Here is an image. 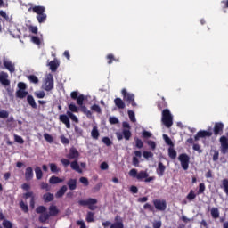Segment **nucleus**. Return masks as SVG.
<instances>
[{"label": "nucleus", "instance_id": "nucleus-26", "mask_svg": "<svg viewBox=\"0 0 228 228\" xmlns=\"http://www.w3.org/2000/svg\"><path fill=\"white\" fill-rule=\"evenodd\" d=\"M94 216H95V212L88 211L86 216V222H88V224H92V222H95Z\"/></svg>", "mask_w": 228, "mask_h": 228}, {"label": "nucleus", "instance_id": "nucleus-15", "mask_svg": "<svg viewBox=\"0 0 228 228\" xmlns=\"http://www.w3.org/2000/svg\"><path fill=\"white\" fill-rule=\"evenodd\" d=\"M23 199H25V200H28V199H30V208L31 209H35V194L33 193V191H28L23 194Z\"/></svg>", "mask_w": 228, "mask_h": 228}, {"label": "nucleus", "instance_id": "nucleus-36", "mask_svg": "<svg viewBox=\"0 0 228 228\" xmlns=\"http://www.w3.org/2000/svg\"><path fill=\"white\" fill-rule=\"evenodd\" d=\"M49 65L50 70H52V72H56V70H58V67L60 64H58V62H56L55 61H51Z\"/></svg>", "mask_w": 228, "mask_h": 228}, {"label": "nucleus", "instance_id": "nucleus-21", "mask_svg": "<svg viewBox=\"0 0 228 228\" xmlns=\"http://www.w3.org/2000/svg\"><path fill=\"white\" fill-rule=\"evenodd\" d=\"M34 173H33V167H28L25 170V179L26 181H31L34 177Z\"/></svg>", "mask_w": 228, "mask_h": 228}, {"label": "nucleus", "instance_id": "nucleus-44", "mask_svg": "<svg viewBox=\"0 0 228 228\" xmlns=\"http://www.w3.org/2000/svg\"><path fill=\"white\" fill-rule=\"evenodd\" d=\"M46 211L47 208L44 206H39L36 208V213H37V215H43L44 213H46Z\"/></svg>", "mask_w": 228, "mask_h": 228}, {"label": "nucleus", "instance_id": "nucleus-37", "mask_svg": "<svg viewBox=\"0 0 228 228\" xmlns=\"http://www.w3.org/2000/svg\"><path fill=\"white\" fill-rule=\"evenodd\" d=\"M68 108H69L70 113H79V108H77V106H76V104H74V103L69 104Z\"/></svg>", "mask_w": 228, "mask_h": 228}, {"label": "nucleus", "instance_id": "nucleus-10", "mask_svg": "<svg viewBox=\"0 0 228 228\" xmlns=\"http://www.w3.org/2000/svg\"><path fill=\"white\" fill-rule=\"evenodd\" d=\"M152 204L157 211H167V200H153Z\"/></svg>", "mask_w": 228, "mask_h": 228}, {"label": "nucleus", "instance_id": "nucleus-6", "mask_svg": "<svg viewBox=\"0 0 228 228\" xmlns=\"http://www.w3.org/2000/svg\"><path fill=\"white\" fill-rule=\"evenodd\" d=\"M121 94L123 96V100L127 102V104H131L133 108H136V106H138V104H136V102L134 101V94L128 93L127 90H126L125 88L122 89Z\"/></svg>", "mask_w": 228, "mask_h": 228}, {"label": "nucleus", "instance_id": "nucleus-57", "mask_svg": "<svg viewBox=\"0 0 228 228\" xmlns=\"http://www.w3.org/2000/svg\"><path fill=\"white\" fill-rule=\"evenodd\" d=\"M10 117V113L4 110H0V118H8Z\"/></svg>", "mask_w": 228, "mask_h": 228}, {"label": "nucleus", "instance_id": "nucleus-12", "mask_svg": "<svg viewBox=\"0 0 228 228\" xmlns=\"http://www.w3.org/2000/svg\"><path fill=\"white\" fill-rule=\"evenodd\" d=\"M224 123L216 122L213 128L214 136H222V134H224Z\"/></svg>", "mask_w": 228, "mask_h": 228}, {"label": "nucleus", "instance_id": "nucleus-30", "mask_svg": "<svg viewBox=\"0 0 228 228\" xmlns=\"http://www.w3.org/2000/svg\"><path fill=\"white\" fill-rule=\"evenodd\" d=\"M91 136L94 138V140H99V136H101V134L99 133V129H97V126H94L91 131Z\"/></svg>", "mask_w": 228, "mask_h": 228}, {"label": "nucleus", "instance_id": "nucleus-32", "mask_svg": "<svg viewBox=\"0 0 228 228\" xmlns=\"http://www.w3.org/2000/svg\"><path fill=\"white\" fill-rule=\"evenodd\" d=\"M51 217V215L49 213L45 212L44 214H40L39 216V222L41 224H45L46 220H48Z\"/></svg>", "mask_w": 228, "mask_h": 228}, {"label": "nucleus", "instance_id": "nucleus-19", "mask_svg": "<svg viewBox=\"0 0 228 228\" xmlns=\"http://www.w3.org/2000/svg\"><path fill=\"white\" fill-rule=\"evenodd\" d=\"M3 63L5 69L11 72V74L15 72V64H13L12 61L4 60Z\"/></svg>", "mask_w": 228, "mask_h": 228}, {"label": "nucleus", "instance_id": "nucleus-60", "mask_svg": "<svg viewBox=\"0 0 228 228\" xmlns=\"http://www.w3.org/2000/svg\"><path fill=\"white\" fill-rule=\"evenodd\" d=\"M79 182L84 184V186H88V184H90V182H88V178L82 176L79 179Z\"/></svg>", "mask_w": 228, "mask_h": 228}, {"label": "nucleus", "instance_id": "nucleus-31", "mask_svg": "<svg viewBox=\"0 0 228 228\" xmlns=\"http://www.w3.org/2000/svg\"><path fill=\"white\" fill-rule=\"evenodd\" d=\"M35 174H36V179H37V181H40V179L44 177V173L42 172V168H40V167H36Z\"/></svg>", "mask_w": 228, "mask_h": 228}, {"label": "nucleus", "instance_id": "nucleus-45", "mask_svg": "<svg viewBox=\"0 0 228 228\" xmlns=\"http://www.w3.org/2000/svg\"><path fill=\"white\" fill-rule=\"evenodd\" d=\"M163 138H164L165 143H167V145H169V147H174V142H172V139H170V137H168V135L163 134Z\"/></svg>", "mask_w": 228, "mask_h": 228}, {"label": "nucleus", "instance_id": "nucleus-25", "mask_svg": "<svg viewBox=\"0 0 228 228\" xmlns=\"http://www.w3.org/2000/svg\"><path fill=\"white\" fill-rule=\"evenodd\" d=\"M43 200L44 202H53L54 200V194L51 192L45 193L43 195Z\"/></svg>", "mask_w": 228, "mask_h": 228}, {"label": "nucleus", "instance_id": "nucleus-28", "mask_svg": "<svg viewBox=\"0 0 228 228\" xmlns=\"http://www.w3.org/2000/svg\"><path fill=\"white\" fill-rule=\"evenodd\" d=\"M210 215H211L212 218L216 220L217 218H220V210H218V208H213L210 210Z\"/></svg>", "mask_w": 228, "mask_h": 228}, {"label": "nucleus", "instance_id": "nucleus-18", "mask_svg": "<svg viewBox=\"0 0 228 228\" xmlns=\"http://www.w3.org/2000/svg\"><path fill=\"white\" fill-rule=\"evenodd\" d=\"M66 158H68V159H77V158H79V151L76 148H70L69 153Z\"/></svg>", "mask_w": 228, "mask_h": 228}, {"label": "nucleus", "instance_id": "nucleus-41", "mask_svg": "<svg viewBox=\"0 0 228 228\" xmlns=\"http://www.w3.org/2000/svg\"><path fill=\"white\" fill-rule=\"evenodd\" d=\"M132 135L133 134H131V130H127V129L123 130V136H124L125 140H126V141L131 140Z\"/></svg>", "mask_w": 228, "mask_h": 228}, {"label": "nucleus", "instance_id": "nucleus-53", "mask_svg": "<svg viewBox=\"0 0 228 228\" xmlns=\"http://www.w3.org/2000/svg\"><path fill=\"white\" fill-rule=\"evenodd\" d=\"M128 117L131 122H136V116L134 115V111L128 110Z\"/></svg>", "mask_w": 228, "mask_h": 228}, {"label": "nucleus", "instance_id": "nucleus-51", "mask_svg": "<svg viewBox=\"0 0 228 228\" xmlns=\"http://www.w3.org/2000/svg\"><path fill=\"white\" fill-rule=\"evenodd\" d=\"M102 142L107 146V147H111L112 145V142L111 140L110 139V137H103L102 139Z\"/></svg>", "mask_w": 228, "mask_h": 228}, {"label": "nucleus", "instance_id": "nucleus-1", "mask_svg": "<svg viewBox=\"0 0 228 228\" xmlns=\"http://www.w3.org/2000/svg\"><path fill=\"white\" fill-rule=\"evenodd\" d=\"M71 99L73 101H77V104L80 107V111L84 113L87 117V118H92V111L88 110V108L85 105H83V102H85V95L80 94L77 91H73L70 94Z\"/></svg>", "mask_w": 228, "mask_h": 228}, {"label": "nucleus", "instance_id": "nucleus-59", "mask_svg": "<svg viewBox=\"0 0 228 228\" xmlns=\"http://www.w3.org/2000/svg\"><path fill=\"white\" fill-rule=\"evenodd\" d=\"M0 16L3 17V19H4V20H6V22H10V16H8V14H6V12L0 11Z\"/></svg>", "mask_w": 228, "mask_h": 228}, {"label": "nucleus", "instance_id": "nucleus-11", "mask_svg": "<svg viewBox=\"0 0 228 228\" xmlns=\"http://www.w3.org/2000/svg\"><path fill=\"white\" fill-rule=\"evenodd\" d=\"M220 151L222 154H227L228 152V139L225 135H222L219 138Z\"/></svg>", "mask_w": 228, "mask_h": 228}, {"label": "nucleus", "instance_id": "nucleus-50", "mask_svg": "<svg viewBox=\"0 0 228 228\" xmlns=\"http://www.w3.org/2000/svg\"><path fill=\"white\" fill-rule=\"evenodd\" d=\"M28 79L30 81V83H34V85H37L38 83V77L35 75L28 76Z\"/></svg>", "mask_w": 228, "mask_h": 228}, {"label": "nucleus", "instance_id": "nucleus-4", "mask_svg": "<svg viewBox=\"0 0 228 228\" xmlns=\"http://www.w3.org/2000/svg\"><path fill=\"white\" fill-rule=\"evenodd\" d=\"M174 118H172V114L170 113V110L168 109H165L162 111V124L166 127H172L174 124Z\"/></svg>", "mask_w": 228, "mask_h": 228}, {"label": "nucleus", "instance_id": "nucleus-24", "mask_svg": "<svg viewBox=\"0 0 228 228\" xmlns=\"http://www.w3.org/2000/svg\"><path fill=\"white\" fill-rule=\"evenodd\" d=\"M27 102L28 104H29V106H31V108L37 110V102H35V98L33 97V95L28 94L27 96Z\"/></svg>", "mask_w": 228, "mask_h": 228}, {"label": "nucleus", "instance_id": "nucleus-7", "mask_svg": "<svg viewBox=\"0 0 228 228\" xmlns=\"http://www.w3.org/2000/svg\"><path fill=\"white\" fill-rule=\"evenodd\" d=\"M18 88L19 89L16 91L17 99H25V97H28L29 92L26 91L28 90V86H26V83L19 82Z\"/></svg>", "mask_w": 228, "mask_h": 228}, {"label": "nucleus", "instance_id": "nucleus-62", "mask_svg": "<svg viewBox=\"0 0 228 228\" xmlns=\"http://www.w3.org/2000/svg\"><path fill=\"white\" fill-rule=\"evenodd\" d=\"M142 138H152V134L149 131L144 130L142 133Z\"/></svg>", "mask_w": 228, "mask_h": 228}, {"label": "nucleus", "instance_id": "nucleus-48", "mask_svg": "<svg viewBox=\"0 0 228 228\" xmlns=\"http://www.w3.org/2000/svg\"><path fill=\"white\" fill-rule=\"evenodd\" d=\"M75 134H77V138H81V136H83V129L75 126Z\"/></svg>", "mask_w": 228, "mask_h": 228}, {"label": "nucleus", "instance_id": "nucleus-64", "mask_svg": "<svg viewBox=\"0 0 228 228\" xmlns=\"http://www.w3.org/2000/svg\"><path fill=\"white\" fill-rule=\"evenodd\" d=\"M147 144L151 147V151L156 150V142L154 141H148Z\"/></svg>", "mask_w": 228, "mask_h": 228}, {"label": "nucleus", "instance_id": "nucleus-5", "mask_svg": "<svg viewBox=\"0 0 228 228\" xmlns=\"http://www.w3.org/2000/svg\"><path fill=\"white\" fill-rule=\"evenodd\" d=\"M97 200L94 198H89L87 200H78V205L86 207L87 206L90 211H95L97 209Z\"/></svg>", "mask_w": 228, "mask_h": 228}, {"label": "nucleus", "instance_id": "nucleus-29", "mask_svg": "<svg viewBox=\"0 0 228 228\" xmlns=\"http://www.w3.org/2000/svg\"><path fill=\"white\" fill-rule=\"evenodd\" d=\"M49 183L50 184H60V183H63V179L53 175L50 179H49Z\"/></svg>", "mask_w": 228, "mask_h": 228}, {"label": "nucleus", "instance_id": "nucleus-40", "mask_svg": "<svg viewBox=\"0 0 228 228\" xmlns=\"http://www.w3.org/2000/svg\"><path fill=\"white\" fill-rule=\"evenodd\" d=\"M186 198L190 202H191V200H195V199H197V194H195L193 190H191Z\"/></svg>", "mask_w": 228, "mask_h": 228}, {"label": "nucleus", "instance_id": "nucleus-54", "mask_svg": "<svg viewBox=\"0 0 228 228\" xmlns=\"http://www.w3.org/2000/svg\"><path fill=\"white\" fill-rule=\"evenodd\" d=\"M204 191H206V184L204 183H200L199 185V191H198V195H202V193H204Z\"/></svg>", "mask_w": 228, "mask_h": 228}, {"label": "nucleus", "instance_id": "nucleus-46", "mask_svg": "<svg viewBox=\"0 0 228 228\" xmlns=\"http://www.w3.org/2000/svg\"><path fill=\"white\" fill-rule=\"evenodd\" d=\"M135 146L137 149L143 148V141L138 137H134Z\"/></svg>", "mask_w": 228, "mask_h": 228}, {"label": "nucleus", "instance_id": "nucleus-55", "mask_svg": "<svg viewBox=\"0 0 228 228\" xmlns=\"http://www.w3.org/2000/svg\"><path fill=\"white\" fill-rule=\"evenodd\" d=\"M14 141L16 142V143H20V145L24 144V139L20 135L15 134Z\"/></svg>", "mask_w": 228, "mask_h": 228}, {"label": "nucleus", "instance_id": "nucleus-27", "mask_svg": "<svg viewBox=\"0 0 228 228\" xmlns=\"http://www.w3.org/2000/svg\"><path fill=\"white\" fill-rule=\"evenodd\" d=\"M58 213H60V210L58 209V208L56 206L52 205L49 207L50 216H56V215H58Z\"/></svg>", "mask_w": 228, "mask_h": 228}, {"label": "nucleus", "instance_id": "nucleus-49", "mask_svg": "<svg viewBox=\"0 0 228 228\" xmlns=\"http://www.w3.org/2000/svg\"><path fill=\"white\" fill-rule=\"evenodd\" d=\"M92 111H94V113H102V110H101V107L98 104H94L91 107Z\"/></svg>", "mask_w": 228, "mask_h": 228}, {"label": "nucleus", "instance_id": "nucleus-35", "mask_svg": "<svg viewBox=\"0 0 228 228\" xmlns=\"http://www.w3.org/2000/svg\"><path fill=\"white\" fill-rule=\"evenodd\" d=\"M70 167L72 170H75L76 172H82L81 167H79V163H77L76 160L70 163Z\"/></svg>", "mask_w": 228, "mask_h": 228}, {"label": "nucleus", "instance_id": "nucleus-56", "mask_svg": "<svg viewBox=\"0 0 228 228\" xmlns=\"http://www.w3.org/2000/svg\"><path fill=\"white\" fill-rule=\"evenodd\" d=\"M41 190H45V191H51V186L47 183H41Z\"/></svg>", "mask_w": 228, "mask_h": 228}, {"label": "nucleus", "instance_id": "nucleus-33", "mask_svg": "<svg viewBox=\"0 0 228 228\" xmlns=\"http://www.w3.org/2000/svg\"><path fill=\"white\" fill-rule=\"evenodd\" d=\"M106 58L108 60V61H107L108 65H111V63H113V61H117V62L120 61L119 59L115 58V55H113V53L108 54Z\"/></svg>", "mask_w": 228, "mask_h": 228}, {"label": "nucleus", "instance_id": "nucleus-47", "mask_svg": "<svg viewBox=\"0 0 228 228\" xmlns=\"http://www.w3.org/2000/svg\"><path fill=\"white\" fill-rule=\"evenodd\" d=\"M2 225L4 228H13V224L11 221L7 220V219H4L3 221Z\"/></svg>", "mask_w": 228, "mask_h": 228}, {"label": "nucleus", "instance_id": "nucleus-22", "mask_svg": "<svg viewBox=\"0 0 228 228\" xmlns=\"http://www.w3.org/2000/svg\"><path fill=\"white\" fill-rule=\"evenodd\" d=\"M114 104L118 110H124L126 108V102H124L121 98H115Z\"/></svg>", "mask_w": 228, "mask_h": 228}, {"label": "nucleus", "instance_id": "nucleus-43", "mask_svg": "<svg viewBox=\"0 0 228 228\" xmlns=\"http://www.w3.org/2000/svg\"><path fill=\"white\" fill-rule=\"evenodd\" d=\"M50 170L53 174H58L60 172V168L55 163H50Z\"/></svg>", "mask_w": 228, "mask_h": 228}, {"label": "nucleus", "instance_id": "nucleus-13", "mask_svg": "<svg viewBox=\"0 0 228 228\" xmlns=\"http://www.w3.org/2000/svg\"><path fill=\"white\" fill-rule=\"evenodd\" d=\"M213 136V132L206 131V130H200L197 133V134L194 136L195 142H198L200 138H209Z\"/></svg>", "mask_w": 228, "mask_h": 228}, {"label": "nucleus", "instance_id": "nucleus-17", "mask_svg": "<svg viewBox=\"0 0 228 228\" xmlns=\"http://www.w3.org/2000/svg\"><path fill=\"white\" fill-rule=\"evenodd\" d=\"M167 170V166L163 162H159L156 173L159 177H163L165 175V171Z\"/></svg>", "mask_w": 228, "mask_h": 228}, {"label": "nucleus", "instance_id": "nucleus-23", "mask_svg": "<svg viewBox=\"0 0 228 228\" xmlns=\"http://www.w3.org/2000/svg\"><path fill=\"white\" fill-rule=\"evenodd\" d=\"M65 193H67V185H63L62 187H61L59 191L55 193V197L56 199H61V197H63Z\"/></svg>", "mask_w": 228, "mask_h": 228}, {"label": "nucleus", "instance_id": "nucleus-52", "mask_svg": "<svg viewBox=\"0 0 228 228\" xmlns=\"http://www.w3.org/2000/svg\"><path fill=\"white\" fill-rule=\"evenodd\" d=\"M44 138L46 142H48V143H53L54 142V139L52 137V135L47 133L44 134Z\"/></svg>", "mask_w": 228, "mask_h": 228}, {"label": "nucleus", "instance_id": "nucleus-63", "mask_svg": "<svg viewBox=\"0 0 228 228\" xmlns=\"http://www.w3.org/2000/svg\"><path fill=\"white\" fill-rule=\"evenodd\" d=\"M35 95L37 99H44V97H45V92L40 91L38 93H35Z\"/></svg>", "mask_w": 228, "mask_h": 228}, {"label": "nucleus", "instance_id": "nucleus-34", "mask_svg": "<svg viewBox=\"0 0 228 228\" xmlns=\"http://www.w3.org/2000/svg\"><path fill=\"white\" fill-rule=\"evenodd\" d=\"M147 177H149V173H147V171H140L137 173L138 181H142V179H147Z\"/></svg>", "mask_w": 228, "mask_h": 228}, {"label": "nucleus", "instance_id": "nucleus-9", "mask_svg": "<svg viewBox=\"0 0 228 228\" xmlns=\"http://www.w3.org/2000/svg\"><path fill=\"white\" fill-rule=\"evenodd\" d=\"M178 160L180 161L181 167L182 168H183V170H188V168H190V156H188V154H180L178 157Z\"/></svg>", "mask_w": 228, "mask_h": 228}, {"label": "nucleus", "instance_id": "nucleus-39", "mask_svg": "<svg viewBox=\"0 0 228 228\" xmlns=\"http://www.w3.org/2000/svg\"><path fill=\"white\" fill-rule=\"evenodd\" d=\"M221 188H223L224 193L228 195V179L227 178L223 179Z\"/></svg>", "mask_w": 228, "mask_h": 228}, {"label": "nucleus", "instance_id": "nucleus-38", "mask_svg": "<svg viewBox=\"0 0 228 228\" xmlns=\"http://www.w3.org/2000/svg\"><path fill=\"white\" fill-rule=\"evenodd\" d=\"M168 156L171 159H175L177 158V151H175L172 146L168 149Z\"/></svg>", "mask_w": 228, "mask_h": 228}, {"label": "nucleus", "instance_id": "nucleus-16", "mask_svg": "<svg viewBox=\"0 0 228 228\" xmlns=\"http://www.w3.org/2000/svg\"><path fill=\"white\" fill-rule=\"evenodd\" d=\"M0 83L3 86H10V79H8V73L0 72Z\"/></svg>", "mask_w": 228, "mask_h": 228}, {"label": "nucleus", "instance_id": "nucleus-14", "mask_svg": "<svg viewBox=\"0 0 228 228\" xmlns=\"http://www.w3.org/2000/svg\"><path fill=\"white\" fill-rule=\"evenodd\" d=\"M114 220L115 222L110 224V228H124V221L120 216L117 215Z\"/></svg>", "mask_w": 228, "mask_h": 228}, {"label": "nucleus", "instance_id": "nucleus-20", "mask_svg": "<svg viewBox=\"0 0 228 228\" xmlns=\"http://www.w3.org/2000/svg\"><path fill=\"white\" fill-rule=\"evenodd\" d=\"M67 186L69 187V190L71 191H74L77 188V180L71 178L67 182Z\"/></svg>", "mask_w": 228, "mask_h": 228}, {"label": "nucleus", "instance_id": "nucleus-58", "mask_svg": "<svg viewBox=\"0 0 228 228\" xmlns=\"http://www.w3.org/2000/svg\"><path fill=\"white\" fill-rule=\"evenodd\" d=\"M142 156L146 159H149V158H153L154 157V153H152V151H143Z\"/></svg>", "mask_w": 228, "mask_h": 228}, {"label": "nucleus", "instance_id": "nucleus-2", "mask_svg": "<svg viewBox=\"0 0 228 228\" xmlns=\"http://www.w3.org/2000/svg\"><path fill=\"white\" fill-rule=\"evenodd\" d=\"M28 12L37 13L36 19L39 24H44L47 20V14H45V7L42 5H35L28 8Z\"/></svg>", "mask_w": 228, "mask_h": 228}, {"label": "nucleus", "instance_id": "nucleus-8", "mask_svg": "<svg viewBox=\"0 0 228 228\" xmlns=\"http://www.w3.org/2000/svg\"><path fill=\"white\" fill-rule=\"evenodd\" d=\"M43 88L44 90H45V92H51V90L54 88V78L53 77V74H48L45 77Z\"/></svg>", "mask_w": 228, "mask_h": 228}, {"label": "nucleus", "instance_id": "nucleus-3", "mask_svg": "<svg viewBox=\"0 0 228 228\" xmlns=\"http://www.w3.org/2000/svg\"><path fill=\"white\" fill-rule=\"evenodd\" d=\"M59 120L60 122H62V124L66 126L67 129H70V120H72L76 124H79V118H77V117L74 115V113L69 110L66 112V115L65 114L60 115Z\"/></svg>", "mask_w": 228, "mask_h": 228}, {"label": "nucleus", "instance_id": "nucleus-42", "mask_svg": "<svg viewBox=\"0 0 228 228\" xmlns=\"http://www.w3.org/2000/svg\"><path fill=\"white\" fill-rule=\"evenodd\" d=\"M20 208L23 211V213H28L29 211V208L28 207V204L24 203V201H20Z\"/></svg>", "mask_w": 228, "mask_h": 228}, {"label": "nucleus", "instance_id": "nucleus-61", "mask_svg": "<svg viewBox=\"0 0 228 228\" xmlns=\"http://www.w3.org/2000/svg\"><path fill=\"white\" fill-rule=\"evenodd\" d=\"M129 176L130 177H138V170H136L135 168H133L129 171Z\"/></svg>", "mask_w": 228, "mask_h": 228}]
</instances>
